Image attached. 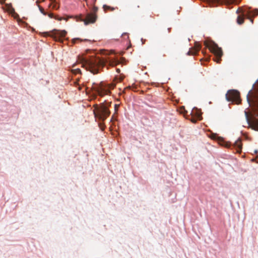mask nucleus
Masks as SVG:
<instances>
[{
  "instance_id": "f257e3e1",
  "label": "nucleus",
  "mask_w": 258,
  "mask_h": 258,
  "mask_svg": "<svg viewBox=\"0 0 258 258\" xmlns=\"http://www.w3.org/2000/svg\"><path fill=\"white\" fill-rule=\"evenodd\" d=\"M82 67L94 74H97L100 69L104 66L114 67L120 63L118 60L114 58H102L97 57H91L89 59L82 58L81 60Z\"/></svg>"
},
{
  "instance_id": "f03ea898",
  "label": "nucleus",
  "mask_w": 258,
  "mask_h": 258,
  "mask_svg": "<svg viewBox=\"0 0 258 258\" xmlns=\"http://www.w3.org/2000/svg\"><path fill=\"white\" fill-rule=\"evenodd\" d=\"M93 113L96 119L99 121H104L110 114V111L106 104L104 103L100 105H93Z\"/></svg>"
},
{
  "instance_id": "7ed1b4c3",
  "label": "nucleus",
  "mask_w": 258,
  "mask_h": 258,
  "mask_svg": "<svg viewBox=\"0 0 258 258\" xmlns=\"http://www.w3.org/2000/svg\"><path fill=\"white\" fill-rule=\"evenodd\" d=\"M204 44L206 47L208 48L210 51L214 54V60L217 63H220L221 60V58L223 55V51L221 48L219 47L218 45L213 41H205Z\"/></svg>"
},
{
  "instance_id": "20e7f679",
  "label": "nucleus",
  "mask_w": 258,
  "mask_h": 258,
  "mask_svg": "<svg viewBox=\"0 0 258 258\" xmlns=\"http://www.w3.org/2000/svg\"><path fill=\"white\" fill-rule=\"evenodd\" d=\"M114 87L113 85H106L101 82L99 85L94 84L92 89L96 94L102 97L105 95L109 94L110 93V90L113 89Z\"/></svg>"
},
{
  "instance_id": "39448f33",
  "label": "nucleus",
  "mask_w": 258,
  "mask_h": 258,
  "mask_svg": "<svg viewBox=\"0 0 258 258\" xmlns=\"http://www.w3.org/2000/svg\"><path fill=\"white\" fill-rule=\"evenodd\" d=\"M226 98L228 101L236 102V103H239L240 102L239 93L236 90L228 91L226 94Z\"/></svg>"
},
{
  "instance_id": "423d86ee",
  "label": "nucleus",
  "mask_w": 258,
  "mask_h": 258,
  "mask_svg": "<svg viewBox=\"0 0 258 258\" xmlns=\"http://www.w3.org/2000/svg\"><path fill=\"white\" fill-rule=\"evenodd\" d=\"M52 33L56 41H61V39L66 36L67 32L65 30H53Z\"/></svg>"
},
{
  "instance_id": "0eeeda50",
  "label": "nucleus",
  "mask_w": 258,
  "mask_h": 258,
  "mask_svg": "<svg viewBox=\"0 0 258 258\" xmlns=\"http://www.w3.org/2000/svg\"><path fill=\"white\" fill-rule=\"evenodd\" d=\"M97 15H94L93 14H88L85 19L83 20L85 25H88L90 23H94L97 19Z\"/></svg>"
},
{
  "instance_id": "6e6552de",
  "label": "nucleus",
  "mask_w": 258,
  "mask_h": 258,
  "mask_svg": "<svg viewBox=\"0 0 258 258\" xmlns=\"http://www.w3.org/2000/svg\"><path fill=\"white\" fill-rule=\"evenodd\" d=\"M201 45L198 42H196L194 47L191 48L187 52V55H196L201 48Z\"/></svg>"
},
{
  "instance_id": "1a4fd4ad",
  "label": "nucleus",
  "mask_w": 258,
  "mask_h": 258,
  "mask_svg": "<svg viewBox=\"0 0 258 258\" xmlns=\"http://www.w3.org/2000/svg\"><path fill=\"white\" fill-rule=\"evenodd\" d=\"M237 13H241V15H239L237 18V22L238 24H242L244 22V19L245 18V15H246L245 12L242 11L241 8H238L237 11Z\"/></svg>"
},
{
  "instance_id": "9d476101",
  "label": "nucleus",
  "mask_w": 258,
  "mask_h": 258,
  "mask_svg": "<svg viewBox=\"0 0 258 258\" xmlns=\"http://www.w3.org/2000/svg\"><path fill=\"white\" fill-rule=\"evenodd\" d=\"M242 146L241 140L239 138L234 143V147L236 148V151L237 152L240 153L241 151Z\"/></svg>"
},
{
  "instance_id": "9b49d317",
  "label": "nucleus",
  "mask_w": 258,
  "mask_h": 258,
  "mask_svg": "<svg viewBox=\"0 0 258 258\" xmlns=\"http://www.w3.org/2000/svg\"><path fill=\"white\" fill-rule=\"evenodd\" d=\"M212 1L218 3H224L225 4H231L234 2L235 0H211Z\"/></svg>"
},
{
  "instance_id": "f8f14e48",
  "label": "nucleus",
  "mask_w": 258,
  "mask_h": 258,
  "mask_svg": "<svg viewBox=\"0 0 258 258\" xmlns=\"http://www.w3.org/2000/svg\"><path fill=\"white\" fill-rule=\"evenodd\" d=\"M116 9H117V8L112 7L111 6H107L106 5H104L103 6V9L105 13H107L108 11H110V12L113 11Z\"/></svg>"
},
{
  "instance_id": "ddd939ff",
  "label": "nucleus",
  "mask_w": 258,
  "mask_h": 258,
  "mask_svg": "<svg viewBox=\"0 0 258 258\" xmlns=\"http://www.w3.org/2000/svg\"><path fill=\"white\" fill-rule=\"evenodd\" d=\"M36 3V4H37V6H38V8H39V10H40V12H41L43 15H45V16L47 15V13H46V12H45L44 11V9H43L42 7H41L40 6H39V5H38V4H39V1H37Z\"/></svg>"
},
{
  "instance_id": "4468645a",
  "label": "nucleus",
  "mask_w": 258,
  "mask_h": 258,
  "mask_svg": "<svg viewBox=\"0 0 258 258\" xmlns=\"http://www.w3.org/2000/svg\"><path fill=\"white\" fill-rule=\"evenodd\" d=\"M98 11V8L95 6H94L91 10V12L90 14H93L96 15L97 12Z\"/></svg>"
},
{
  "instance_id": "2eb2a0df",
  "label": "nucleus",
  "mask_w": 258,
  "mask_h": 258,
  "mask_svg": "<svg viewBox=\"0 0 258 258\" xmlns=\"http://www.w3.org/2000/svg\"><path fill=\"white\" fill-rule=\"evenodd\" d=\"M72 72L74 74H81V72L80 69H74L72 70Z\"/></svg>"
},
{
  "instance_id": "dca6fc26",
  "label": "nucleus",
  "mask_w": 258,
  "mask_h": 258,
  "mask_svg": "<svg viewBox=\"0 0 258 258\" xmlns=\"http://www.w3.org/2000/svg\"><path fill=\"white\" fill-rule=\"evenodd\" d=\"M171 28H168L167 30L164 29L163 30V33L164 34H168L170 33Z\"/></svg>"
},
{
  "instance_id": "f3484780",
  "label": "nucleus",
  "mask_w": 258,
  "mask_h": 258,
  "mask_svg": "<svg viewBox=\"0 0 258 258\" xmlns=\"http://www.w3.org/2000/svg\"><path fill=\"white\" fill-rule=\"evenodd\" d=\"M77 41H83V40H81L80 38H74V39H72V43L75 44V43H76V42H77Z\"/></svg>"
},
{
  "instance_id": "a211bd4d",
  "label": "nucleus",
  "mask_w": 258,
  "mask_h": 258,
  "mask_svg": "<svg viewBox=\"0 0 258 258\" xmlns=\"http://www.w3.org/2000/svg\"><path fill=\"white\" fill-rule=\"evenodd\" d=\"M252 13H253V15L254 16H257L258 15V10L255 9V10H253Z\"/></svg>"
},
{
  "instance_id": "6ab92c4d",
  "label": "nucleus",
  "mask_w": 258,
  "mask_h": 258,
  "mask_svg": "<svg viewBox=\"0 0 258 258\" xmlns=\"http://www.w3.org/2000/svg\"><path fill=\"white\" fill-rule=\"evenodd\" d=\"M47 15L48 16V17L50 18H53V14L52 13H50V14H47Z\"/></svg>"
},
{
  "instance_id": "aec40b11",
  "label": "nucleus",
  "mask_w": 258,
  "mask_h": 258,
  "mask_svg": "<svg viewBox=\"0 0 258 258\" xmlns=\"http://www.w3.org/2000/svg\"><path fill=\"white\" fill-rule=\"evenodd\" d=\"M118 107H119V105L115 104V107H114L115 110H117Z\"/></svg>"
},
{
  "instance_id": "412c9836",
  "label": "nucleus",
  "mask_w": 258,
  "mask_h": 258,
  "mask_svg": "<svg viewBox=\"0 0 258 258\" xmlns=\"http://www.w3.org/2000/svg\"><path fill=\"white\" fill-rule=\"evenodd\" d=\"M116 72L119 74L120 72V70L119 69H116Z\"/></svg>"
},
{
  "instance_id": "4be33fe9",
  "label": "nucleus",
  "mask_w": 258,
  "mask_h": 258,
  "mask_svg": "<svg viewBox=\"0 0 258 258\" xmlns=\"http://www.w3.org/2000/svg\"><path fill=\"white\" fill-rule=\"evenodd\" d=\"M196 115L198 117H199L201 116L200 113L199 112H196Z\"/></svg>"
},
{
  "instance_id": "5701e85b",
  "label": "nucleus",
  "mask_w": 258,
  "mask_h": 258,
  "mask_svg": "<svg viewBox=\"0 0 258 258\" xmlns=\"http://www.w3.org/2000/svg\"><path fill=\"white\" fill-rule=\"evenodd\" d=\"M247 99L248 102L249 103L250 102V100H249V98L248 96H247Z\"/></svg>"
},
{
  "instance_id": "b1692460",
  "label": "nucleus",
  "mask_w": 258,
  "mask_h": 258,
  "mask_svg": "<svg viewBox=\"0 0 258 258\" xmlns=\"http://www.w3.org/2000/svg\"><path fill=\"white\" fill-rule=\"evenodd\" d=\"M52 3H54L55 2V1L56 0H50Z\"/></svg>"
},
{
  "instance_id": "393cba45",
  "label": "nucleus",
  "mask_w": 258,
  "mask_h": 258,
  "mask_svg": "<svg viewBox=\"0 0 258 258\" xmlns=\"http://www.w3.org/2000/svg\"><path fill=\"white\" fill-rule=\"evenodd\" d=\"M75 66H76V64H74L73 66V68H74L75 67Z\"/></svg>"
},
{
  "instance_id": "a878e982",
  "label": "nucleus",
  "mask_w": 258,
  "mask_h": 258,
  "mask_svg": "<svg viewBox=\"0 0 258 258\" xmlns=\"http://www.w3.org/2000/svg\"><path fill=\"white\" fill-rule=\"evenodd\" d=\"M55 8V5H54L53 6V9H54Z\"/></svg>"
},
{
  "instance_id": "bb28decb",
  "label": "nucleus",
  "mask_w": 258,
  "mask_h": 258,
  "mask_svg": "<svg viewBox=\"0 0 258 258\" xmlns=\"http://www.w3.org/2000/svg\"><path fill=\"white\" fill-rule=\"evenodd\" d=\"M51 6V4H50L49 5V8H50Z\"/></svg>"
},
{
  "instance_id": "cd10ccee",
  "label": "nucleus",
  "mask_w": 258,
  "mask_h": 258,
  "mask_svg": "<svg viewBox=\"0 0 258 258\" xmlns=\"http://www.w3.org/2000/svg\"><path fill=\"white\" fill-rule=\"evenodd\" d=\"M192 114L195 113H194V110H192Z\"/></svg>"
},
{
  "instance_id": "c85d7f7f",
  "label": "nucleus",
  "mask_w": 258,
  "mask_h": 258,
  "mask_svg": "<svg viewBox=\"0 0 258 258\" xmlns=\"http://www.w3.org/2000/svg\"><path fill=\"white\" fill-rule=\"evenodd\" d=\"M196 112L198 111V110L197 109H196Z\"/></svg>"
},
{
  "instance_id": "c756f323",
  "label": "nucleus",
  "mask_w": 258,
  "mask_h": 258,
  "mask_svg": "<svg viewBox=\"0 0 258 258\" xmlns=\"http://www.w3.org/2000/svg\"><path fill=\"white\" fill-rule=\"evenodd\" d=\"M44 1H45V0H42V2H44Z\"/></svg>"
}]
</instances>
